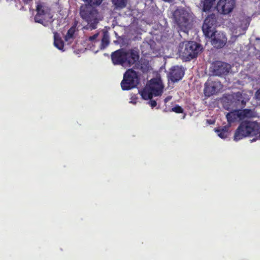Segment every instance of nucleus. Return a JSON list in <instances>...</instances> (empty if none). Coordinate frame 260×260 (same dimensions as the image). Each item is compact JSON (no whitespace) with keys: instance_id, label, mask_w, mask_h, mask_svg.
Returning a JSON list of instances; mask_svg holds the SVG:
<instances>
[{"instance_id":"nucleus-21","label":"nucleus","mask_w":260,"mask_h":260,"mask_svg":"<svg viewBox=\"0 0 260 260\" xmlns=\"http://www.w3.org/2000/svg\"><path fill=\"white\" fill-rule=\"evenodd\" d=\"M215 0H204L203 5V10L204 11H209L213 6Z\"/></svg>"},{"instance_id":"nucleus-15","label":"nucleus","mask_w":260,"mask_h":260,"mask_svg":"<svg viewBox=\"0 0 260 260\" xmlns=\"http://www.w3.org/2000/svg\"><path fill=\"white\" fill-rule=\"evenodd\" d=\"M212 45L216 48H220L223 47L226 44L227 38L225 35L221 32L215 31L210 35Z\"/></svg>"},{"instance_id":"nucleus-29","label":"nucleus","mask_w":260,"mask_h":260,"mask_svg":"<svg viewBox=\"0 0 260 260\" xmlns=\"http://www.w3.org/2000/svg\"><path fill=\"white\" fill-rule=\"evenodd\" d=\"M172 99V96H169L168 97H167L165 99V103H167L168 102H169L170 100H171V99Z\"/></svg>"},{"instance_id":"nucleus-30","label":"nucleus","mask_w":260,"mask_h":260,"mask_svg":"<svg viewBox=\"0 0 260 260\" xmlns=\"http://www.w3.org/2000/svg\"><path fill=\"white\" fill-rule=\"evenodd\" d=\"M131 103H133V104H136V101H131Z\"/></svg>"},{"instance_id":"nucleus-2","label":"nucleus","mask_w":260,"mask_h":260,"mask_svg":"<svg viewBox=\"0 0 260 260\" xmlns=\"http://www.w3.org/2000/svg\"><path fill=\"white\" fill-rule=\"evenodd\" d=\"M80 16L87 23L83 27V29H94L100 21L99 15L97 11L90 5H85L81 7Z\"/></svg>"},{"instance_id":"nucleus-12","label":"nucleus","mask_w":260,"mask_h":260,"mask_svg":"<svg viewBox=\"0 0 260 260\" xmlns=\"http://www.w3.org/2000/svg\"><path fill=\"white\" fill-rule=\"evenodd\" d=\"M230 69V65L221 61H216L212 64L210 72L213 76H221L228 73Z\"/></svg>"},{"instance_id":"nucleus-28","label":"nucleus","mask_w":260,"mask_h":260,"mask_svg":"<svg viewBox=\"0 0 260 260\" xmlns=\"http://www.w3.org/2000/svg\"><path fill=\"white\" fill-rule=\"evenodd\" d=\"M256 45L258 46V47H260V39L259 38H256Z\"/></svg>"},{"instance_id":"nucleus-8","label":"nucleus","mask_w":260,"mask_h":260,"mask_svg":"<svg viewBox=\"0 0 260 260\" xmlns=\"http://www.w3.org/2000/svg\"><path fill=\"white\" fill-rule=\"evenodd\" d=\"M138 83V78L136 72L129 69L124 75L121 86L123 90H128L136 86Z\"/></svg>"},{"instance_id":"nucleus-10","label":"nucleus","mask_w":260,"mask_h":260,"mask_svg":"<svg viewBox=\"0 0 260 260\" xmlns=\"http://www.w3.org/2000/svg\"><path fill=\"white\" fill-rule=\"evenodd\" d=\"M252 115L253 112L251 110L244 109L233 111L228 113L226 116L228 122L231 123V122L251 117Z\"/></svg>"},{"instance_id":"nucleus-5","label":"nucleus","mask_w":260,"mask_h":260,"mask_svg":"<svg viewBox=\"0 0 260 260\" xmlns=\"http://www.w3.org/2000/svg\"><path fill=\"white\" fill-rule=\"evenodd\" d=\"M201 49V46L195 42H184L179 44L178 52L183 60L187 61L196 57Z\"/></svg>"},{"instance_id":"nucleus-11","label":"nucleus","mask_w":260,"mask_h":260,"mask_svg":"<svg viewBox=\"0 0 260 260\" xmlns=\"http://www.w3.org/2000/svg\"><path fill=\"white\" fill-rule=\"evenodd\" d=\"M216 22V16L214 14L209 15L205 20L202 26L203 31L206 37H209L215 30V25Z\"/></svg>"},{"instance_id":"nucleus-6","label":"nucleus","mask_w":260,"mask_h":260,"mask_svg":"<svg viewBox=\"0 0 260 260\" xmlns=\"http://www.w3.org/2000/svg\"><path fill=\"white\" fill-rule=\"evenodd\" d=\"M164 87L160 78L157 77L150 80L141 92V95L144 100L151 99L153 95H160L162 93Z\"/></svg>"},{"instance_id":"nucleus-23","label":"nucleus","mask_w":260,"mask_h":260,"mask_svg":"<svg viewBox=\"0 0 260 260\" xmlns=\"http://www.w3.org/2000/svg\"><path fill=\"white\" fill-rule=\"evenodd\" d=\"M75 32V27H72L68 31L67 35L65 36V40L67 41H69L71 39H72L74 34Z\"/></svg>"},{"instance_id":"nucleus-18","label":"nucleus","mask_w":260,"mask_h":260,"mask_svg":"<svg viewBox=\"0 0 260 260\" xmlns=\"http://www.w3.org/2000/svg\"><path fill=\"white\" fill-rule=\"evenodd\" d=\"M54 46L59 50L62 49L63 43L59 37V35L57 32L54 33Z\"/></svg>"},{"instance_id":"nucleus-9","label":"nucleus","mask_w":260,"mask_h":260,"mask_svg":"<svg viewBox=\"0 0 260 260\" xmlns=\"http://www.w3.org/2000/svg\"><path fill=\"white\" fill-rule=\"evenodd\" d=\"M37 13L35 17L36 22L40 23L46 26L47 22L51 21L52 15L49 10L41 4H38L37 7Z\"/></svg>"},{"instance_id":"nucleus-17","label":"nucleus","mask_w":260,"mask_h":260,"mask_svg":"<svg viewBox=\"0 0 260 260\" xmlns=\"http://www.w3.org/2000/svg\"><path fill=\"white\" fill-rule=\"evenodd\" d=\"M234 97L237 100L239 103H241L242 105H245L246 103L249 100V98L246 94H242L240 92H237L235 94Z\"/></svg>"},{"instance_id":"nucleus-22","label":"nucleus","mask_w":260,"mask_h":260,"mask_svg":"<svg viewBox=\"0 0 260 260\" xmlns=\"http://www.w3.org/2000/svg\"><path fill=\"white\" fill-rule=\"evenodd\" d=\"M109 43V36L105 34L103 36V37L102 40L101 45V49H103L105 48Z\"/></svg>"},{"instance_id":"nucleus-7","label":"nucleus","mask_w":260,"mask_h":260,"mask_svg":"<svg viewBox=\"0 0 260 260\" xmlns=\"http://www.w3.org/2000/svg\"><path fill=\"white\" fill-rule=\"evenodd\" d=\"M191 15L189 12L183 8L177 9L174 13L175 20L181 29H186L189 24Z\"/></svg>"},{"instance_id":"nucleus-1","label":"nucleus","mask_w":260,"mask_h":260,"mask_svg":"<svg viewBox=\"0 0 260 260\" xmlns=\"http://www.w3.org/2000/svg\"><path fill=\"white\" fill-rule=\"evenodd\" d=\"M111 58L114 64L128 68L136 63L139 59V55L135 49H121L112 53Z\"/></svg>"},{"instance_id":"nucleus-3","label":"nucleus","mask_w":260,"mask_h":260,"mask_svg":"<svg viewBox=\"0 0 260 260\" xmlns=\"http://www.w3.org/2000/svg\"><path fill=\"white\" fill-rule=\"evenodd\" d=\"M80 16L87 23L83 27V29H94L100 21L99 15L97 11L90 5H85L81 7Z\"/></svg>"},{"instance_id":"nucleus-20","label":"nucleus","mask_w":260,"mask_h":260,"mask_svg":"<svg viewBox=\"0 0 260 260\" xmlns=\"http://www.w3.org/2000/svg\"><path fill=\"white\" fill-rule=\"evenodd\" d=\"M113 4L117 8H123L126 5L127 0H112Z\"/></svg>"},{"instance_id":"nucleus-14","label":"nucleus","mask_w":260,"mask_h":260,"mask_svg":"<svg viewBox=\"0 0 260 260\" xmlns=\"http://www.w3.org/2000/svg\"><path fill=\"white\" fill-rule=\"evenodd\" d=\"M222 89V85L218 81L208 80L205 84L204 89L205 94L207 96L215 94Z\"/></svg>"},{"instance_id":"nucleus-26","label":"nucleus","mask_w":260,"mask_h":260,"mask_svg":"<svg viewBox=\"0 0 260 260\" xmlns=\"http://www.w3.org/2000/svg\"><path fill=\"white\" fill-rule=\"evenodd\" d=\"M172 111L177 113H180L183 112L182 108L179 106H176L172 109Z\"/></svg>"},{"instance_id":"nucleus-27","label":"nucleus","mask_w":260,"mask_h":260,"mask_svg":"<svg viewBox=\"0 0 260 260\" xmlns=\"http://www.w3.org/2000/svg\"><path fill=\"white\" fill-rule=\"evenodd\" d=\"M148 104L152 107H154L156 106V102L155 101H150L148 102Z\"/></svg>"},{"instance_id":"nucleus-16","label":"nucleus","mask_w":260,"mask_h":260,"mask_svg":"<svg viewBox=\"0 0 260 260\" xmlns=\"http://www.w3.org/2000/svg\"><path fill=\"white\" fill-rule=\"evenodd\" d=\"M183 75V69L178 66H175L171 68L169 77L172 82H175L181 79Z\"/></svg>"},{"instance_id":"nucleus-4","label":"nucleus","mask_w":260,"mask_h":260,"mask_svg":"<svg viewBox=\"0 0 260 260\" xmlns=\"http://www.w3.org/2000/svg\"><path fill=\"white\" fill-rule=\"evenodd\" d=\"M259 133V124L255 121H245L236 129L234 139L237 141L246 137L257 136Z\"/></svg>"},{"instance_id":"nucleus-25","label":"nucleus","mask_w":260,"mask_h":260,"mask_svg":"<svg viewBox=\"0 0 260 260\" xmlns=\"http://www.w3.org/2000/svg\"><path fill=\"white\" fill-rule=\"evenodd\" d=\"M99 35V32L96 33L95 34H94L92 36H90V37H88V38L87 40V41H89L91 42H95V41H96V39L98 37Z\"/></svg>"},{"instance_id":"nucleus-13","label":"nucleus","mask_w":260,"mask_h":260,"mask_svg":"<svg viewBox=\"0 0 260 260\" xmlns=\"http://www.w3.org/2000/svg\"><path fill=\"white\" fill-rule=\"evenodd\" d=\"M235 4L234 0H219L217 4V10L220 14H228L233 10Z\"/></svg>"},{"instance_id":"nucleus-19","label":"nucleus","mask_w":260,"mask_h":260,"mask_svg":"<svg viewBox=\"0 0 260 260\" xmlns=\"http://www.w3.org/2000/svg\"><path fill=\"white\" fill-rule=\"evenodd\" d=\"M215 132L217 133L218 136L222 139H224L229 135L228 127H223L221 129H216Z\"/></svg>"},{"instance_id":"nucleus-24","label":"nucleus","mask_w":260,"mask_h":260,"mask_svg":"<svg viewBox=\"0 0 260 260\" xmlns=\"http://www.w3.org/2000/svg\"><path fill=\"white\" fill-rule=\"evenodd\" d=\"M103 0H84V2L88 4V5H99Z\"/></svg>"}]
</instances>
